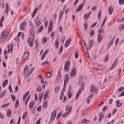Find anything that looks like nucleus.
<instances>
[{"mask_svg": "<svg viewBox=\"0 0 124 124\" xmlns=\"http://www.w3.org/2000/svg\"><path fill=\"white\" fill-rule=\"evenodd\" d=\"M7 53H13V45L12 44H10L8 46V51L6 49L4 51V55L5 56V59H7Z\"/></svg>", "mask_w": 124, "mask_h": 124, "instance_id": "obj_1", "label": "nucleus"}, {"mask_svg": "<svg viewBox=\"0 0 124 124\" xmlns=\"http://www.w3.org/2000/svg\"><path fill=\"white\" fill-rule=\"evenodd\" d=\"M62 51H63V47L61 46L59 49V53H62Z\"/></svg>", "mask_w": 124, "mask_h": 124, "instance_id": "obj_59", "label": "nucleus"}, {"mask_svg": "<svg viewBox=\"0 0 124 124\" xmlns=\"http://www.w3.org/2000/svg\"><path fill=\"white\" fill-rule=\"evenodd\" d=\"M49 61H46L45 62H42L41 65L44 66V65H46V64H49Z\"/></svg>", "mask_w": 124, "mask_h": 124, "instance_id": "obj_46", "label": "nucleus"}, {"mask_svg": "<svg viewBox=\"0 0 124 124\" xmlns=\"http://www.w3.org/2000/svg\"><path fill=\"white\" fill-rule=\"evenodd\" d=\"M12 113V111H11V110H10V109L8 110L6 112L7 117H8V118H9V117H10V116H11Z\"/></svg>", "mask_w": 124, "mask_h": 124, "instance_id": "obj_27", "label": "nucleus"}, {"mask_svg": "<svg viewBox=\"0 0 124 124\" xmlns=\"http://www.w3.org/2000/svg\"><path fill=\"white\" fill-rule=\"evenodd\" d=\"M29 100H30V96H29L25 100V105H28V102H29Z\"/></svg>", "mask_w": 124, "mask_h": 124, "instance_id": "obj_57", "label": "nucleus"}, {"mask_svg": "<svg viewBox=\"0 0 124 124\" xmlns=\"http://www.w3.org/2000/svg\"><path fill=\"white\" fill-rule=\"evenodd\" d=\"M124 29V24H120L118 27V30L120 31H122Z\"/></svg>", "mask_w": 124, "mask_h": 124, "instance_id": "obj_31", "label": "nucleus"}, {"mask_svg": "<svg viewBox=\"0 0 124 124\" xmlns=\"http://www.w3.org/2000/svg\"><path fill=\"white\" fill-rule=\"evenodd\" d=\"M103 117H104V113L101 112L100 113V121H101L102 119H103Z\"/></svg>", "mask_w": 124, "mask_h": 124, "instance_id": "obj_56", "label": "nucleus"}, {"mask_svg": "<svg viewBox=\"0 0 124 124\" xmlns=\"http://www.w3.org/2000/svg\"><path fill=\"white\" fill-rule=\"evenodd\" d=\"M57 116V110H54L53 112H52L51 117H50V120L51 121H54L55 119H56V116Z\"/></svg>", "mask_w": 124, "mask_h": 124, "instance_id": "obj_8", "label": "nucleus"}, {"mask_svg": "<svg viewBox=\"0 0 124 124\" xmlns=\"http://www.w3.org/2000/svg\"><path fill=\"white\" fill-rule=\"evenodd\" d=\"M5 93H6V92H3L2 93H1L0 94V97L1 98V97H3V96H4V94H5Z\"/></svg>", "mask_w": 124, "mask_h": 124, "instance_id": "obj_60", "label": "nucleus"}, {"mask_svg": "<svg viewBox=\"0 0 124 124\" xmlns=\"http://www.w3.org/2000/svg\"><path fill=\"white\" fill-rule=\"evenodd\" d=\"M92 98H93V94H91L90 95H89L86 100V102L87 103H88V104H90V103H91V100H92Z\"/></svg>", "mask_w": 124, "mask_h": 124, "instance_id": "obj_17", "label": "nucleus"}, {"mask_svg": "<svg viewBox=\"0 0 124 124\" xmlns=\"http://www.w3.org/2000/svg\"><path fill=\"white\" fill-rule=\"evenodd\" d=\"M34 98L36 101H38V97H37V94H35Z\"/></svg>", "mask_w": 124, "mask_h": 124, "instance_id": "obj_63", "label": "nucleus"}, {"mask_svg": "<svg viewBox=\"0 0 124 124\" xmlns=\"http://www.w3.org/2000/svg\"><path fill=\"white\" fill-rule=\"evenodd\" d=\"M92 14V12H89L88 15L85 14L84 16V20H88L90 18V16Z\"/></svg>", "mask_w": 124, "mask_h": 124, "instance_id": "obj_23", "label": "nucleus"}, {"mask_svg": "<svg viewBox=\"0 0 124 124\" xmlns=\"http://www.w3.org/2000/svg\"><path fill=\"white\" fill-rule=\"evenodd\" d=\"M37 11H38V8H35L32 14V17H34L35 15H36V13H37Z\"/></svg>", "mask_w": 124, "mask_h": 124, "instance_id": "obj_28", "label": "nucleus"}, {"mask_svg": "<svg viewBox=\"0 0 124 124\" xmlns=\"http://www.w3.org/2000/svg\"><path fill=\"white\" fill-rule=\"evenodd\" d=\"M2 35H3V36H4L5 37H7V35H8V32L6 31H4L2 33Z\"/></svg>", "mask_w": 124, "mask_h": 124, "instance_id": "obj_39", "label": "nucleus"}, {"mask_svg": "<svg viewBox=\"0 0 124 124\" xmlns=\"http://www.w3.org/2000/svg\"><path fill=\"white\" fill-rule=\"evenodd\" d=\"M46 77L47 78H50V77H52V73L48 72L47 74H46Z\"/></svg>", "mask_w": 124, "mask_h": 124, "instance_id": "obj_48", "label": "nucleus"}, {"mask_svg": "<svg viewBox=\"0 0 124 124\" xmlns=\"http://www.w3.org/2000/svg\"><path fill=\"white\" fill-rule=\"evenodd\" d=\"M75 59H78V58H79V54L77 51L75 52Z\"/></svg>", "mask_w": 124, "mask_h": 124, "instance_id": "obj_54", "label": "nucleus"}, {"mask_svg": "<svg viewBox=\"0 0 124 124\" xmlns=\"http://www.w3.org/2000/svg\"><path fill=\"white\" fill-rule=\"evenodd\" d=\"M65 78L64 80V87H65V86H66V83H68V81H69V77H68V74L65 75Z\"/></svg>", "mask_w": 124, "mask_h": 124, "instance_id": "obj_11", "label": "nucleus"}, {"mask_svg": "<svg viewBox=\"0 0 124 124\" xmlns=\"http://www.w3.org/2000/svg\"><path fill=\"white\" fill-rule=\"evenodd\" d=\"M81 93H82V91L81 90V89H79L78 92L77 93V95L75 97V99H77V98H78V97H79V95H80V94H81Z\"/></svg>", "mask_w": 124, "mask_h": 124, "instance_id": "obj_35", "label": "nucleus"}, {"mask_svg": "<svg viewBox=\"0 0 124 124\" xmlns=\"http://www.w3.org/2000/svg\"><path fill=\"white\" fill-rule=\"evenodd\" d=\"M5 40V37H4L3 35H1V42H3Z\"/></svg>", "mask_w": 124, "mask_h": 124, "instance_id": "obj_52", "label": "nucleus"}, {"mask_svg": "<svg viewBox=\"0 0 124 124\" xmlns=\"http://www.w3.org/2000/svg\"><path fill=\"white\" fill-rule=\"evenodd\" d=\"M48 53H49V49L46 50L44 52V53H43V54H42L41 58L42 61H43V60L45 59V58L46 57V55H47Z\"/></svg>", "mask_w": 124, "mask_h": 124, "instance_id": "obj_9", "label": "nucleus"}, {"mask_svg": "<svg viewBox=\"0 0 124 124\" xmlns=\"http://www.w3.org/2000/svg\"><path fill=\"white\" fill-rule=\"evenodd\" d=\"M91 93H98V90L95 88L94 85H92L90 88Z\"/></svg>", "mask_w": 124, "mask_h": 124, "instance_id": "obj_4", "label": "nucleus"}, {"mask_svg": "<svg viewBox=\"0 0 124 124\" xmlns=\"http://www.w3.org/2000/svg\"><path fill=\"white\" fill-rule=\"evenodd\" d=\"M108 60H109V56L107 55L105 57V62H106L108 61Z\"/></svg>", "mask_w": 124, "mask_h": 124, "instance_id": "obj_62", "label": "nucleus"}, {"mask_svg": "<svg viewBox=\"0 0 124 124\" xmlns=\"http://www.w3.org/2000/svg\"><path fill=\"white\" fill-rule=\"evenodd\" d=\"M3 20H4V16H2L0 20V27L2 28V23H3Z\"/></svg>", "mask_w": 124, "mask_h": 124, "instance_id": "obj_33", "label": "nucleus"}, {"mask_svg": "<svg viewBox=\"0 0 124 124\" xmlns=\"http://www.w3.org/2000/svg\"><path fill=\"white\" fill-rule=\"evenodd\" d=\"M19 107V100H16V101L15 108L17 109Z\"/></svg>", "mask_w": 124, "mask_h": 124, "instance_id": "obj_40", "label": "nucleus"}, {"mask_svg": "<svg viewBox=\"0 0 124 124\" xmlns=\"http://www.w3.org/2000/svg\"><path fill=\"white\" fill-rule=\"evenodd\" d=\"M71 43V39H68L65 43V47H67L69 46V44Z\"/></svg>", "mask_w": 124, "mask_h": 124, "instance_id": "obj_20", "label": "nucleus"}, {"mask_svg": "<svg viewBox=\"0 0 124 124\" xmlns=\"http://www.w3.org/2000/svg\"><path fill=\"white\" fill-rule=\"evenodd\" d=\"M9 90L10 93H13V90H12V86H11V85H9Z\"/></svg>", "mask_w": 124, "mask_h": 124, "instance_id": "obj_58", "label": "nucleus"}, {"mask_svg": "<svg viewBox=\"0 0 124 124\" xmlns=\"http://www.w3.org/2000/svg\"><path fill=\"white\" fill-rule=\"evenodd\" d=\"M30 33H31V38H34V32L33 31H31V32H30Z\"/></svg>", "mask_w": 124, "mask_h": 124, "instance_id": "obj_55", "label": "nucleus"}, {"mask_svg": "<svg viewBox=\"0 0 124 124\" xmlns=\"http://www.w3.org/2000/svg\"><path fill=\"white\" fill-rule=\"evenodd\" d=\"M90 121L89 120H87V119H83L81 121L82 124H89V122Z\"/></svg>", "mask_w": 124, "mask_h": 124, "instance_id": "obj_36", "label": "nucleus"}, {"mask_svg": "<svg viewBox=\"0 0 124 124\" xmlns=\"http://www.w3.org/2000/svg\"><path fill=\"white\" fill-rule=\"evenodd\" d=\"M62 73L61 72H58L56 79V82H60V81H61V79H62Z\"/></svg>", "mask_w": 124, "mask_h": 124, "instance_id": "obj_12", "label": "nucleus"}, {"mask_svg": "<svg viewBox=\"0 0 124 124\" xmlns=\"http://www.w3.org/2000/svg\"><path fill=\"white\" fill-rule=\"evenodd\" d=\"M53 31V21H50L49 26H48V32H51Z\"/></svg>", "mask_w": 124, "mask_h": 124, "instance_id": "obj_15", "label": "nucleus"}, {"mask_svg": "<svg viewBox=\"0 0 124 124\" xmlns=\"http://www.w3.org/2000/svg\"><path fill=\"white\" fill-rule=\"evenodd\" d=\"M76 74H77V70L76 68L73 69L70 73L71 77L72 78H73V77H75V76H76Z\"/></svg>", "mask_w": 124, "mask_h": 124, "instance_id": "obj_7", "label": "nucleus"}, {"mask_svg": "<svg viewBox=\"0 0 124 124\" xmlns=\"http://www.w3.org/2000/svg\"><path fill=\"white\" fill-rule=\"evenodd\" d=\"M78 109H81V112L82 113V115H86V114L88 113V112H89V110H88V109L87 108H86L85 107H80L79 108H78Z\"/></svg>", "mask_w": 124, "mask_h": 124, "instance_id": "obj_6", "label": "nucleus"}, {"mask_svg": "<svg viewBox=\"0 0 124 124\" xmlns=\"http://www.w3.org/2000/svg\"><path fill=\"white\" fill-rule=\"evenodd\" d=\"M9 11V5L8 3H6V9H5V13L8 14V11Z\"/></svg>", "mask_w": 124, "mask_h": 124, "instance_id": "obj_29", "label": "nucleus"}, {"mask_svg": "<svg viewBox=\"0 0 124 124\" xmlns=\"http://www.w3.org/2000/svg\"><path fill=\"white\" fill-rule=\"evenodd\" d=\"M124 4V0H119V4L120 5H122V4Z\"/></svg>", "mask_w": 124, "mask_h": 124, "instance_id": "obj_64", "label": "nucleus"}, {"mask_svg": "<svg viewBox=\"0 0 124 124\" xmlns=\"http://www.w3.org/2000/svg\"><path fill=\"white\" fill-rule=\"evenodd\" d=\"M114 43V39H112L110 42L109 43V44L108 45V48H110L111 46H112V45Z\"/></svg>", "mask_w": 124, "mask_h": 124, "instance_id": "obj_42", "label": "nucleus"}, {"mask_svg": "<svg viewBox=\"0 0 124 124\" xmlns=\"http://www.w3.org/2000/svg\"><path fill=\"white\" fill-rule=\"evenodd\" d=\"M101 14H102V12H101V11H99L98 14V19H100V18H101Z\"/></svg>", "mask_w": 124, "mask_h": 124, "instance_id": "obj_51", "label": "nucleus"}, {"mask_svg": "<svg viewBox=\"0 0 124 124\" xmlns=\"http://www.w3.org/2000/svg\"><path fill=\"white\" fill-rule=\"evenodd\" d=\"M65 110L68 113V115H69L70 113H71V111L72 110V106H66Z\"/></svg>", "mask_w": 124, "mask_h": 124, "instance_id": "obj_13", "label": "nucleus"}, {"mask_svg": "<svg viewBox=\"0 0 124 124\" xmlns=\"http://www.w3.org/2000/svg\"><path fill=\"white\" fill-rule=\"evenodd\" d=\"M28 43L29 44L30 47L33 46V43H34V38L29 37L28 40Z\"/></svg>", "mask_w": 124, "mask_h": 124, "instance_id": "obj_3", "label": "nucleus"}, {"mask_svg": "<svg viewBox=\"0 0 124 124\" xmlns=\"http://www.w3.org/2000/svg\"><path fill=\"white\" fill-rule=\"evenodd\" d=\"M47 106H48V100H45V102L43 104V107L45 109H46Z\"/></svg>", "mask_w": 124, "mask_h": 124, "instance_id": "obj_22", "label": "nucleus"}, {"mask_svg": "<svg viewBox=\"0 0 124 124\" xmlns=\"http://www.w3.org/2000/svg\"><path fill=\"white\" fill-rule=\"evenodd\" d=\"M97 68L99 70H103V69H104V67L103 65H99L97 66Z\"/></svg>", "mask_w": 124, "mask_h": 124, "instance_id": "obj_44", "label": "nucleus"}, {"mask_svg": "<svg viewBox=\"0 0 124 124\" xmlns=\"http://www.w3.org/2000/svg\"><path fill=\"white\" fill-rule=\"evenodd\" d=\"M84 7V4H81L79 5L78 8L76 10V12H79V11H81L82 8Z\"/></svg>", "mask_w": 124, "mask_h": 124, "instance_id": "obj_18", "label": "nucleus"}, {"mask_svg": "<svg viewBox=\"0 0 124 124\" xmlns=\"http://www.w3.org/2000/svg\"><path fill=\"white\" fill-rule=\"evenodd\" d=\"M28 115V113L27 112H25L23 113L22 119V120H24L26 118V117H27V115Z\"/></svg>", "mask_w": 124, "mask_h": 124, "instance_id": "obj_49", "label": "nucleus"}, {"mask_svg": "<svg viewBox=\"0 0 124 124\" xmlns=\"http://www.w3.org/2000/svg\"><path fill=\"white\" fill-rule=\"evenodd\" d=\"M35 23L36 26H39L41 25V21H40V19L38 17H37L36 19H34Z\"/></svg>", "mask_w": 124, "mask_h": 124, "instance_id": "obj_14", "label": "nucleus"}, {"mask_svg": "<svg viewBox=\"0 0 124 124\" xmlns=\"http://www.w3.org/2000/svg\"><path fill=\"white\" fill-rule=\"evenodd\" d=\"M8 84V80L7 79L5 80L4 82L2 83V86L3 88H4V86L7 85Z\"/></svg>", "mask_w": 124, "mask_h": 124, "instance_id": "obj_38", "label": "nucleus"}, {"mask_svg": "<svg viewBox=\"0 0 124 124\" xmlns=\"http://www.w3.org/2000/svg\"><path fill=\"white\" fill-rule=\"evenodd\" d=\"M25 27H26V22H22L20 25V28L21 31L25 30Z\"/></svg>", "mask_w": 124, "mask_h": 124, "instance_id": "obj_19", "label": "nucleus"}, {"mask_svg": "<svg viewBox=\"0 0 124 124\" xmlns=\"http://www.w3.org/2000/svg\"><path fill=\"white\" fill-rule=\"evenodd\" d=\"M94 33H95V31H94L92 30L89 33V34H91L92 36H93L94 35Z\"/></svg>", "mask_w": 124, "mask_h": 124, "instance_id": "obj_53", "label": "nucleus"}, {"mask_svg": "<svg viewBox=\"0 0 124 124\" xmlns=\"http://www.w3.org/2000/svg\"><path fill=\"white\" fill-rule=\"evenodd\" d=\"M59 39H56L55 40V47L56 48H59L60 47V45L59 44Z\"/></svg>", "mask_w": 124, "mask_h": 124, "instance_id": "obj_30", "label": "nucleus"}, {"mask_svg": "<svg viewBox=\"0 0 124 124\" xmlns=\"http://www.w3.org/2000/svg\"><path fill=\"white\" fill-rule=\"evenodd\" d=\"M63 13H64V10L63 11H62L59 14V20H62V16L63 15Z\"/></svg>", "mask_w": 124, "mask_h": 124, "instance_id": "obj_34", "label": "nucleus"}, {"mask_svg": "<svg viewBox=\"0 0 124 124\" xmlns=\"http://www.w3.org/2000/svg\"><path fill=\"white\" fill-rule=\"evenodd\" d=\"M33 105H34V101H32L30 103L29 107L31 110H32V108H33Z\"/></svg>", "mask_w": 124, "mask_h": 124, "instance_id": "obj_37", "label": "nucleus"}, {"mask_svg": "<svg viewBox=\"0 0 124 124\" xmlns=\"http://www.w3.org/2000/svg\"><path fill=\"white\" fill-rule=\"evenodd\" d=\"M48 95H49V92L46 91L45 93L44 96L43 97V99H44V100H46V98L48 97Z\"/></svg>", "mask_w": 124, "mask_h": 124, "instance_id": "obj_25", "label": "nucleus"}, {"mask_svg": "<svg viewBox=\"0 0 124 124\" xmlns=\"http://www.w3.org/2000/svg\"><path fill=\"white\" fill-rule=\"evenodd\" d=\"M29 53L28 52H25L23 57H22V59L23 60H28V58H29Z\"/></svg>", "mask_w": 124, "mask_h": 124, "instance_id": "obj_21", "label": "nucleus"}, {"mask_svg": "<svg viewBox=\"0 0 124 124\" xmlns=\"http://www.w3.org/2000/svg\"><path fill=\"white\" fill-rule=\"evenodd\" d=\"M98 43L102 42V35H101V34L99 33L98 35Z\"/></svg>", "mask_w": 124, "mask_h": 124, "instance_id": "obj_24", "label": "nucleus"}, {"mask_svg": "<svg viewBox=\"0 0 124 124\" xmlns=\"http://www.w3.org/2000/svg\"><path fill=\"white\" fill-rule=\"evenodd\" d=\"M116 106L117 107H121L122 106V103L119 100L116 101Z\"/></svg>", "mask_w": 124, "mask_h": 124, "instance_id": "obj_47", "label": "nucleus"}, {"mask_svg": "<svg viewBox=\"0 0 124 124\" xmlns=\"http://www.w3.org/2000/svg\"><path fill=\"white\" fill-rule=\"evenodd\" d=\"M42 43H47V38H43L42 40Z\"/></svg>", "mask_w": 124, "mask_h": 124, "instance_id": "obj_50", "label": "nucleus"}, {"mask_svg": "<svg viewBox=\"0 0 124 124\" xmlns=\"http://www.w3.org/2000/svg\"><path fill=\"white\" fill-rule=\"evenodd\" d=\"M29 94H30V92H28L26 93H25L23 95V101H25L26 98H27V97L29 95Z\"/></svg>", "mask_w": 124, "mask_h": 124, "instance_id": "obj_26", "label": "nucleus"}, {"mask_svg": "<svg viewBox=\"0 0 124 124\" xmlns=\"http://www.w3.org/2000/svg\"><path fill=\"white\" fill-rule=\"evenodd\" d=\"M93 45V40H90L89 42V50H90L92 48Z\"/></svg>", "mask_w": 124, "mask_h": 124, "instance_id": "obj_16", "label": "nucleus"}, {"mask_svg": "<svg viewBox=\"0 0 124 124\" xmlns=\"http://www.w3.org/2000/svg\"><path fill=\"white\" fill-rule=\"evenodd\" d=\"M112 13H113V7L110 6L108 8V14L109 15H112Z\"/></svg>", "mask_w": 124, "mask_h": 124, "instance_id": "obj_32", "label": "nucleus"}, {"mask_svg": "<svg viewBox=\"0 0 124 124\" xmlns=\"http://www.w3.org/2000/svg\"><path fill=\"white\" fill-rule=\"evenodd\" d=\"M67 96L68 98H71L72 96V94H71V92L70 91H68L67 92Z\"/></svg>", "mask_w": 124, "mask_h": 124, "instance_id": "obj_45", "label": "nucleus"}, {"mask_svg": "<svg viewBox=\"0 0 124 124\" xmlns=\"http://www.w3.org/2000/svg\"><path fill=\"white\" fill-rule=\"evenodd\" d=\"M70 69V62L67 61L65 62L64 65V71H69Z\"/></svg>", "mask_w": 124, "mask_h": 124, "instance_id": "obj_2", "label": "nucleus"}, {"mask_svg": "<svg viewBox=\"0 0 124 124\" xmlns=\"http://www.w3.org/2000/svg\"><path fill=\"white\" fill-rule=\"evenodd\" d=\"M54 92L56 93H59V92H60V87L57 86L56 88H55Z\"/></svg>", "mask_w": 124, "mask_h": 124, "instance_id": "obj_43", "label": "nucleus"}, {"mask_svg": "<svg viewBox=\"0 0 124 124\" xmlns=\"http://www.w3.org/2000/svg\"><path fill=\"white\" fill-rule=\"evenodd\" d=\"M44 29V26L42 25L40 27L38 30V32H41L42 31H43V29Z\"/></svg>", "mask_w": 124, "mask_h": 124, "instance_id": "obj_41", "label": "nucleus"}, {"mask_svg": "<svg viewBox=\"0 0 124 124\" xmlns=\"http://www.w3.org/2000/svg\"><path fill=\"white\" fill-rule=\"evenodd\" d=\"M84 29L86 30V31H87V30H88V24L84 23Z\"/></svg>", "mask_w": 124, "mask_h": 124, "instance_id": "obj_61", "label": "nucleus"}, {"mask_svg": "<svg viewBox=\"0 0 124 124\" xmlns=\"http://www.w3.org/2000/svg\"><path fill=\"white\" fill-rule=\"evenodd\" d=\"M24 73L25 75H27V76H29L31 74V72L30 71V68H29V66H26L24 70Z\"/></svg>", "mask_w": 124, "mask_h": 124, "instance_id": "obj_5", "label": "nucleus"}, {"mask_svg": "<svg viewBox=\"0 0 124 124\" xmlns=\"http://www.w3.org/2000/svg\"><path fill=\"white\" fill-rule=\"evenodd\" d=\"M118 63V58H116L115 60H114L112 66L110 68V70H113L116 66H117V64Z\"/></svg>", "mask_w": 124, "mask_h": 124, "instance_id": "obj_10", "label": "nucleus"}]
</instances>
